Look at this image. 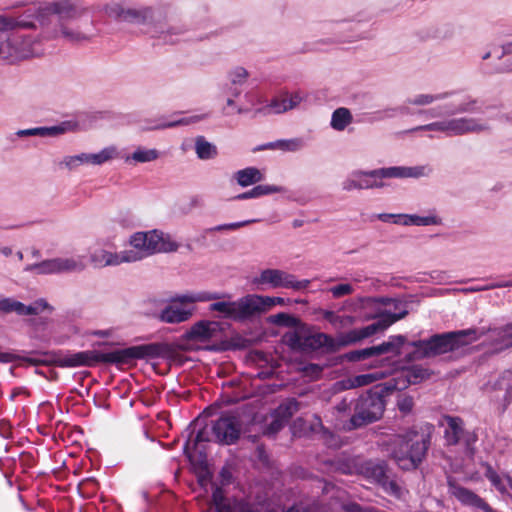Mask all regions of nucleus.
Here are the masks:
<instances>
[{"label":"nucleus","mask_w":512,"mask_h":512,"mask_svg":"<svg viewBox=\"0 0 512 512\" xmlns=\"http://www.w3.org/2000/svg\"><path fill=\"white\" fill-rule=\"evenodd\" d=\"M34 21L0 15V61L13 64L17 61L40 56L44 53L41 40L20 31L33 29Z\"/></svg>","instance_id":"1"},{"label":"nucleus","mask_w":512,"mask_h":512,"mask_svg":"<svg viewBox=\"0 0 512 512\" xmlns=\"http://www.w3.org/2000/svg\"><path fill=\"white\" fill-rule=\"evenodd\" d=\"M486 333L484 328H469L464 330L436 333L426 339L411 341L413 350L405 355L407 362L436 357L453 352L479 340Z\"/></svg>","instance_id":"2"},{"label":"nucleus","mask_w":512,"mask_h":512,"mask_svg":"<svg viewBox=\"0 0 512 512\" xmlns=\"http://www.w3.org/2000/svg\"><path fill=\"white\" fill-rule=\"evenodd\" d=\"M394 391L395 386H388L385 382L361 394L355 402L353 415L343 424V429L351 432L379 421L385 411V397Z\"/></svg>","instance_id":"3"},{"label":"nucleus","mask_w":512,"mask_h":512,"mask_svg":"<svg viewBox=\"0 0 512 512\" xmlns=\"http://www.w3.org/2000/svg\"><path fill=\"white\" fill-rule=\"evenodd\" d=\"M431 445V434L426 431L408 430L396 436L391 446L390 456L403 471H413L420 467Z\"/></svg>","instance_id":"4"},{"label":"nucleus","mask_w":512,"mask_h":512,"mask_svg":"<svg viewBox=\"0 0 512 512\" xmlns=\"http://www.w3.org/2000/svg\"><path fill=\"white\" fill-rule=\"evenodd\" d=\"M266 321L269 324L291 328V330L283 334L282 342L291 351L303 353L311 357L318 332L314 326L286 312L270 315L266 318Z\"/></svg>","instance_id":"5"},{"label":"nucleus","mask_w":512,"mask_h":512,"mask_svg":"<svg viewBox=\"0 0 512 512\" xmlns=\"http://www.w3.org/2000/svg\"><path fill=\"white\" fill-rule=\"evenodd\" d=\"M106 13L117 21L147 27L148 31L158 39L167 26L168 13L163 6L126 8L120 4H112L106 7Z\"/></svg>","instance_id":"6"},{"label":"nucleus","mask_w":512,"mask_h":512,"mask_svg":"<svg viewBox=\"0 0 512 512\" xmlns=\"http://www.w3.org/2000/svg\"><path fill=\"white\" fill-rule=\"evenodd\" d=\"M43 358L26 357L24 360L31 365H48L55 364L59 367H91L96 363L114 364L111 360L113 357V350L109 352H102L98 350L81 351L65 356L55 358L48 353H44Z\"/></svg>","instance_id":"7"},{"label":"nucleus","mask_w":512,"mask_h":512,"mask_svg":"<svg viewBox=\"0 0 512 512\" xmlns=\"http://www.w3.org/2000/svg\"><path fill=\"white\" fill-rule=\"evenodd\" d=\"M176 354L175 349L167 343L153 342L135 346H129L123 349L113 350L111 360L116 365L129 364L134 360H149L156 358L171 359Z\"/></svg>","instance_id":"8"},{"label":"nucleus","mask_w":512,"mask_h":512,"mask_svg":"<svg viewBox=\"0 0 512 512\" xmlns=\"http://www.w3.org/2000/svg\"><path fill=\"white\" fill-rule=\"evenodd\" d=\"M499 107L500 105L496 103L490 104L484 100L466 96L459 104L447 103L430 109L419 110L417 114L427 118H442L464 113L484 114L486 112L498 111Z\"/></svg>","instance_id":"9"},{"label":"nucleus","mask_w":512,"mask_h":512,"mask_svg":"<svg viewBox=\"0 0 512 512\" xmlns=\"http://www.w3.org/2000/svg\"><path fill=\"white\" fill-rule=\"evenodd\" d=\"M364 339L360 328L340 332L336 336L318 331L311 357L318 359L321 356L336 354L346 347L362 342Z\"/></svg>","instance_id":"10"},{"label":"nucleus","mask_w":512,"mask_h":512,"mask_svg":"<svg viewBox=\"0 0 512 512\" xmlns=\"http://www.w3.org/2000/svg\"><path fill=\"white\" fill-rule=\"evenodd\" d=\"M367 478L372 479L382 490L391 497L401 499L403 489L393 469L384 460L368 461L363 465Z\"/></svg>","instance_id":"11"},{"label":"nucleus","mask_w":512,"mask_h":512,"mask_svg":"<svg viewBox=\"0 0 512 512\" xmlns=\"http://www.w3.org/2000/svg\"><path fill=\"white\" fill-rule=\"evenodd\" d=\"M86 11L87 8L82 6L78 1L57 0L49 3L43 8L37 9L35 19L41 26H44L49 23V16L56 15L58 17L59 24H61L65 23V21L80 18L86 13Z\"/></svg>","instance_id":"12"},{"label":"nucleus","mask_w":512,"mask_h":512,"mask_svg":"<svg viewBox=\"0 0 512 512\" xmlns=\"http://www.w3.org/2000/svg\"><path fill=\"white\" fill-rule=\"evenodd\" d=\"M198 423L199 420L196 419L188 426L187 430L189 431V437L183 446V451L193 465H197L201 469L207 470V452L205 446H203L202 443L211 441L214 442V437L211 434V425L209 426L208 424H205L203 427L199 428L195 435L192 448L197 453V455H193L190 451L191 437L194 434L195 426L198 425Z\"/></svg>","instance_id":"13"},{"label":"nucleus","mask_w":512,"mask_h":512,"mask_svg":"<svg viewBox=\"0 0 512 512\" xmlns=\"http://www.w3.org/2000/svg\"><path fill=\"white\" fill-rule=\"evenodd\" d=\"M241 421L238 416L225 412L218 419L211 420V434L214 442L229 446L236 444L241 436Z\"/></svg>","instance_id":"14"},{"label":"nucleus","mask_w":512,"mask_h":512,"mask_svg":"<svg viewBox=\"0 0 512 512\" xmlns=\"http://www.w3.org/2000/svg\"><path fill=\"white\" fill-rule=\"evenodd\" d=\"M225 326V323L219 321L199 320L186 330L182 335V339L206 343L221 337L226 330Z\"/></svg>","instance_id":"15"},{"label":"nucleus","mask_w":512,"mask_h":512,"mask_svg":"<svg viewBox=\"0 0 512 512\" xmlns=\"http://www.w3.org/2000/svg\"><path fill=\"white\" fill-rule=\"evenodd\" d=\"M211 504L214 512H266L243 499L226 496L224 490L217 485L212 492Z\"/></svg>","instance_id":"16"},{"label":"nucleus","mask_w":512,"mask_h":512,"mask_svg":"<svg viewBox=\"0 0 512 512\" xmlns=\"http://www.w3.org/2000/svg\"><path fill=\"white\" fill-rule=\"evenodd\" d=\"M433 374L432 370L414 364L404 368L399 377L390 379L386 384L392 387L395 386V391H402L408 388L409 385H416L429 379Z\"/></svg>","instance_id":"17"},{"label":"nucleus","mask_w":512,"mask_h":512,"mask_svg":"<svg viewBox=\"0 0 512 512\" xmlns=\"http://www.w3.org/2000/svg\"><path fill=\"white\" fill-rule=\"evenodd\" d=\"M448 135L462 136L469 133H481L490 129V126L476 118L460 117L447 120Z\"/></svg>","instance_id":"18"},{"label":"nucleus","mask_w":512,"mask_h":512,"mask_svg":"<svg viewBox=\"0 0 512 512\" xmlns=\"http://www.w3.org/2000/svg\"><path fill=\"white\" fill-rule=\"evenodd\" d=\"M368 174L379 181L384 178H420L425 176V167L392 166L370 170Z\"/></svg>","instance_id":"19"},{"label":"nucleus","mask_w":512,"mask_h":512,"mask_svg":"<svg viewBox=\"0 0 512 512\" xmlns=\"http://www.w3.org/2000/svg\"><path fill=\"white\" fill-rule=\"evenodd\" d=\"M408 310H402L398 313H391V311L384 310L375 316L370 318L378 317V320L360 328L365 339L375 335L378 332L386 330L389 326L396 323L397 321L405 318L408 315Z\"/></svg>","instance_id":"20"},{"label":"nucleus","mask_w":512,"mask_h":512,"mask_svg":"<svg viewBox=\"0 0 512 512\" xmlns=\"http://www.w3.org/2000/svg\"><path fill=\"white\" fill-rule=\"evenodd\" d=\"M369 171L356 170L351 173V176L342 182V189L344 191H352L354 189H373L382 188L385 186L383 181L372 178Z\"/></svg>","instance_id":"21"},{"label":"nucleus","mask_w":512,"mask_h":512,"mask_svg":"<svg viewBox=\"0 0 512 512\" xmlns=\"http://www.w3.org/2000/svg\"><path fill=\"white\" fill-rule=\"evenodd\" d=\"M192 29L191 24L184 19H168L159 40L165 44H175Z\"/></svg>","instance_id":"22"},{"label":"nucleus","mask_w":512,"mask_h":512,"mask_svg":"<svg viewBox=\"0 0 512 512\" xmlns=\"http://www.w3.org/2000/svg\"><path fill=\"white\" fill-rule=\"evenodd\" d=\"M251 340L235 333L230 338L221 339L219 342L206 345L205 350L210 352H225V351H236L244 350L251 346Z\"/></svg>","instance_id":"23"},{"label":"nucleus","mask_w":512,"mask_h":512,"mask_svg":"<svg viewBox=\"0 0 512 512\" xmlns=\"http://www.w3.org/2000/svg\"><path fill=\"white\" fill-rule=\"evenodd\" d=\"M257 294H248L238 299V322L251 321L262 315Z\"/></svg>","instance_id":"24"},{"label":"nucleus","mask_w":512,"mask_h":512,"mask_svg":"<svg viewBox=\"0 0 512 512\" xmlns=\"http://www.w3.org/2000/svg\"><path fill=\"white\" fill-rule=\"evenodd\" d=\"M486 334L492 333L493 344L496 346L495 351L500 352L512 348V322L502 327H483Z\"/></svg>","instance_id":"25"},{"label":"nucleus","mask_w":512,"mask_h":512,"mask_svg":"<svg viewBox=\"0 0 512 512\" xmlns=\"http://www.w3.org/2000/svg\"><path fill=\"white\" fill-rule=\"evenodd\" d=\"M192 315L193 309L168 304L160 311L158 319L164 323L177 324L189 320Z\"/></svg>","instance_id":"26"},{"label":"nucleus","mask_w":512,"mask_h":512,"mask_svg":"<svg viewBox=\"0 0 512 512\" xmlns=\"http://www.w3.org/2000/svg\"><path fill=\"white\" fill-rule=\"evenodd\" d=\"M373 357H377L374 345L363 349L352 350L341 355H338L332 359L330 366L341 365L344 362H361Z\"/></svg>","instance_id":"27"},{"label":"nucleus","mask_w":512,"mask_h":512,"mask_svg":"<svg viewBox=\"0 0 512 512\" xmlns=\"http://www.w3.org/2000/svg\"><path fill=\"white\" fill-rule=\"evenodd\" d=\"M404 335H391L387 341L382 342L379 345H374L377 357L383 354L391 353L395 357H399L402 354V347L409 345Z\"/></svg>","instance_id":"28"},{"label":"nucleus","mask_w":512,"mask_h":512,"mask_svg":"<svg viewBox=\"0 0 512 512\" xmlns=\"http://www.w3.org/2000/svg\"><path fill=\"white\" fill-rule=\"evenodd\" d=\"M61 35L71 43H81L89 41L95 35L94 22L91 20L88 24L87 30L80 31L79 29L69 28L65 23L59 24Z\"/></svg>","instance_id":"29"},{"label":"nucleus","mask_w":512,"mask_h":512,"mask_svg":"<svg viewBox=\"0 0 512 512\" xmlns=\"http://www.w3.org/2000/svg\"><path fill=\"white\" fill-rule=\"evenodd\" d=\"M233 179L241 187H248L261 182L264 179L263 173L256 167H246L233 174Z\"/></svg>","instance_id":"30"},{"label":"nucleus","mask_w":512,"mask_h":512,"mask_svg":"<svg viewBox=\"0 0 512 512\" xmlns=\"http://www.w3.org/2000/svg\"><path fill=\"white\" fill-rule=\"evenodd\" d=\"M386 372H374L368 374H360L356 375L353 378H349L346 380H342L338 382L342 386L343 389H353L357 387H362L369 385L379 379L386 377Z\"/></svg>","instance_id":"31"},{"label":"nucleus","mask_w":512,"mask_h":512,"mask_svg":"<svg viewBox=\"0 0 512 512\" xmlns=\"http://www.w3.org/2000/svg\"><path fill=\"white\" fill-rule=\"evenodd\" d=\"M281 275L283 271L279 269H265L258 277H255L252 284L256 286L258 290H263V285L269 284L273 288L281 286Z\"/></svg>","instance_id":"32"},{"label":"nucleus","mask_w":512,"mask_h":512,"mask_svg":"<svg viewBox=\"0 0 512 512\" xmlns=\"http://www.w3.org/2000/svg\"><path fill=\"white\" fill-rule=\"evenodd\" d=\"M209 310L218 312L220 318L238 322V300L213 302L209 305Z\"/></svg>","instance_id":"33"},{"label":"nucleus","mask_w":512,"mask_h":512,"mask_svg":"<svg viewBox=\"0 0 512 512\" xmlns=\"http://www.w3.org/2000/svg\"><path fill=\"white\" fill-rule=\"evenodd\" d=\"M395 224H402L405 226H430L441 225L442 219L437 215L419 216L416 214H402V221L395 220Z\"/></svg>","instance_id":"34"},{"label":"nucleus","mask_w":512,"mask_h":512,"mask_svg":"<svg viewBox=\"0 0 512 512\" xmlns=\"http://www.w3.org/2000/svg\"><path fill=\"white\" fill-rule=\"evenodd\" d=\"M55 261L57 274L80 273L86 267L81 257H57L55 258Z\"/></svg>","instance_id":"35"},{"label":"nucleus","mask_w":512,"mask_h":512,"mask_svg":"<svg viewBox=\"0 0 512 512\" xmlns=\"http://www.w3.org/2000/svg\"><path fill=\"white\" fill-rule=\"evenodd\" d=\"M284 188L276 185L260 184L253 187L251 190L240 193L232 198V200H247L252 198H259L261 196L283 192Z\"/></svg>","instance_id":"36"},{"label":"nucleus","mask_w":512,"mask_h":512,"mask_svg":"<svg viewBox=\"0 0 512 512\" xmlns=\"http://www.w3.org/2000/svg\"><path fill=\"white\" fill-rule=\"evenodd\" d=\"M115 152V149L112 147L104 148L99 153L95 154H88V153H81L78 155H75V158H77V162L81 164L89 163L94 165H101L104 162L112 159L113 154Z\"/></svg>","instance_id":"37"},{"label":"nucleus","mask_w":512,"mask_h":512,"mask_svg":"<svg viewBox=\"0 0 512 512\" xmlns=\"http://www.w3.org/2000/svg\"><path fill=\"white\" fill-rule=\"evenodd\" d=\"M195 153L200 160H210L217 157L218 149L216 145L200 135L195 138Z\"/></svg>","instance_id":"38"},{"label":"nucleus","mask_w":512,"mask_h":512,"mask_svg":"<svg viewBox=\"0 0 512 512\" xmlns=\"http://www.w3.org/2000/svg\"><path fill=\"white\" fill-rule=\"evenodd\" d=\"M353 121V116L348 108L339 107L331 116L330 126L336 131H343Z\"/></svg>","instance_id":"39"},{"label":"nucleus","mask_w":512,"mask_h":512,"mask_svg":"<svg viewBox=\"0 0 512 512\" xmlns=\"http://www.w3.org/2000/svg\"><path fill=\"white\" fill-rule=\"evenodd\" d=\"M454 94V91H445L438 94H418L413 98H408L406 103L416 106H426L435 101L447 99Z\"/></svg>","instance_id":"40"},{"label":"nucleus","mask_w":512,"mask_h":512,"mask_svg":"<svg viewBox=\"0 0 512 512\" xmlns=\"http://www.w3.org/2000/svg\"><path fill=\"white\" fill-rule=\"evenodd\" d=\"M299 407L300 403L295 398H290L286 402L281 403L273 413L288 423L293 415L299 410Z\"/></svg>","instance_id":"41"},{"label":"nucleus","mask_w":512,"mask_h":512,"mask_svg":"<svg viewBox=\"0 0 512 512\" xmlns=\"http://www.w3.org/2000/svg\"><path fill=\"white\" fill-rule=\"evenodd\" d=\"M25 271L34 272L39 275L57 274L55 258L27 265Z\"/></svg>","instance_id":"42"},{"label":"nucleus","mask_w":512,"mask_h":512,"mask_svg":"<svg viewBox=\"0 0 512 512\" xmlns=\"http://www.w3.org/2000/svg\"><path fill=\"white\" fill-rule=\"evenodd\" d=\"M146 254L152 255L159 252V243L162 240L163 232L157 229L146 232Z\"/></svg>","instance_id":"43"},{"label":"nucleus","mask_w":512,"mask_h":512,"mask_svg":"<svg viewBox=\"0 0 512 512\" xmlns=\"http://www.w3.org/2000/svg\"><path fill=\"white\" fill-rule=\"evenodd\" d=\"M249 72L244 68L237 66L227 73V79L229 84L234 86H242L248 79Z\"/></svg>","instance_id":"44"},{"label":"nucleus","mask_w":512,"mask_h":512,"mask_svg":"<svg viewBox=\"0 0 512 512\" xmlns=\"http://www.w3.org/2000/svg\"><path fill=\"white\" fill-rule=\"evenodd\" d=\"M20 309H23L22 302L11 298L5 297L0 299V314L16 313L20 316Z\"/></svg>","instance_id":"45"},{"label":"nucleus","mask_w":512,"mask_h":512,"mask_svg":"<svg viewBox=\"0 0 512 512\" xmlns=\"http://www.w3.org/2000/svg\"><path fill=\"white\" fill-rule=\"evenodd\" d=\"M158 157H159V151L156 149L138 148L131 155V159H133L136 162H140V163L150 162V161L156 160Z\"/></svg>","instance_id":"46"},{"label":"nucleus","mask_w":512,"mask_h":512,"mask_svg":"<svg viewBox=\"0 0 512 512\" xmlns=\"http://www.w3.org/2000/svg\"><path fill=\"white\" fill-rule=\"evenodd\" d=\"M278 149L285 152H296L301 150L305 143L302 138L279 139L277 140Z\"/></svg>","instance_id":"47"},{"label":"nucleus","mask_w":512,"mask_h":512,"mask_svg":"<svg viewBox=\"0 0 512 512\" xmlns=\"http://www.w3.org/2000/svg\"><path fill=\"white\" fill-rule=\"evenodd\" d=\"M483 466L485 467V472H484L485 477L499 491H504L505 487L502 484V480H501L500 476L497 474V472L493 469V467L488 463H485Z\"/></svg>","instance_id":"48"},{"label":"nucleus","mask_w":512,"mask_h":512,"mask_svg":"<svg viewBox=\"0 0 512 512\" xmlns=\"http://www.w3.org/2000/svg\"><path fill=\"white\" fill-rule=\"evenodd\" d=\"M201 119L200 116H191V117H185L181 118L175 121L165 122L157 125L155 129H166V128H173L177 126H184L189 125L191 123H195Z\"/></svg>","instance_id":"49"},{"label":"nucleus","mask_w":512,"mask_h":512,"mask_svg":"<svg viewBox=\"0 0 512 512\" xmlns=\"http://www.w3.org/2000/svg\"><path fill=\"white\" fill-rule=\"evenodd\" d=\"M272 421L265 427L264 434L267 436H274L280 432L287 424L284 420L277 417L274 413L272 414Z\"/></svg>","instance_id":"50"},{"label":"nucleus","mask_w":512,"mask_h":512,"mask_svg":"<svg viewBox=\"0 0 512 512\" xmlns=\"http://www.w3.org/2000/svg\"><path fill=\"white\" fill-rule=\"evenodd\" d=\"M507 58V63L499 68L500 71L512 70V37L502 45V54Z\"/></svg>","instance_id":"51"},{"label":"nucleus","mask_w":512,"mask_h":512,"mask_svg":"<svg viewBox=\"0 0 512 512\" xmlns=\"http://www.w3.org/2000/svg\"><path fill=\"white\" fill-rule=\"evenodd\" d=\"M445 420L447 422L448 427L451 429L452 433L458 435H464L465 431L463 429V420L458 416H445Z\"/></svg>","instance_id":"52"},{"label":"nucleus","mask_w":512,"mask_h":512,"mask_svg":"<svg viewBox=\"0 0 512 512\" xmlns=\"http://www.w3.org/2000/svg\"><path fill=\"white\" fill-rule=\"evenodd\" d=\"M447 120L432 122L429 124L421 125L416 127L415 131H438L444 132L448 135Z\"/></svg>","instance_id":"53"},{"label":"nucleus","mask_w":512,"mask_h":512,"mask_svg":"<svg viewBox=\"0 0 512 512\" xmlns=\"http://www.w3.org/2000/svg\"><path fill=\"white\" fill-rule=\"evenodd\" d=\"M159 252H175L177 251L179 245L175 242L169 234L163 233L162 240L159 243Z\"/></svg>","instance_id":"54"},{"label":"nucleus","mask_w":512,"mask_h":512,"mask_svg":"<svg viewBox=\"0 0 512 512\" xmlns=\"http://www.w3.org/2000/svg\"><path fill=\"white\" fill-rule=\"evenodd\" d=\"M146 232H136L130 237V244L135 249L146 253Z\"/></svg>","instance_id":"55"},{"label":"nucleus","mask_w":512,"mask_h":512,"mask_svg":"<svg viewBox=\"0 0 512 512\" xmlns=\"http://www.w3.org/2000/svg\"><path fill=\"white\" fill-rule=\"evenodd\" d=\"M40 137H55L66 131L65 124L51 127H39Z\"/></svg>","instance_id":"56"},{"label":"nucleus","mask_w":512,"mask_h":512,"mask_svg":"<svg viewBox=\"0 0 512 512\" xmlns=\"http://www.w3.org/2000/svg\"><path fill=\"white\" fill-rule=\"evenodd\" d=\"M414 406V399L410 395H403L397 400V407L400 412L408 414L412 411Z\"/></svg>","instance_id":"57"},{"label":"nucleus","mask_w":512,"mask_h":512,"mask_svg":"<svg viewBox=\"0 0 512 512\" xmlns=\"http://www.w3.org/2000/svg\"><path fill=\"white\" fill-rule=\"evenodd\" d=\"M360 306L364 307L366 305L381 303L383 305L393 304L395 299L389 297H361L358 299Z\"/></svg>","instance_id":"58"},{"label":"nucleus","mask_w":512,"mask_h":512,"mask_svg":"<svg viewBox=\"0 0 512 512\" xmlns=\"http://www.w3.org/2000/svg\"><path fill=\"white\" fill-rule=\"evenodd\" d=\"M324 367L325 366H321L320 364H317V363H308L306 365H304L301 369V371L307 375V376H311L313 378H319L324 370Z\"/></svg>","instance_id":"59"},{"label":"nucleus","mask_w":512,"mask_h":512,"mask_svg":"<svg viewBox=\"0 0 512 512\" xmlns=\"http://www.w3.org/2000/svg\"><path fill=\"white\" fill-rule=\"evenodd\" d=\"M330 291L334 298H340L342 296L352 293L353 287L351 284L343 283L332 287Z\"/></svg>","instance_id":"60"},{"label":"nucleus","mask_w":512,"mask_h":512,"mask_svg":"<svg viewBox=\"0 0 512 512\" xmlns=\"http://www.w3.org/2000/svg\"><path fill=\"white\" fill-rule=\"evenodd\" d=\"M455 29L451 24H443L437 28L435 37L439 39H448L454 35Z\"/></svg>","instance_id":"61"},{"label":"nucleus","mask_w":512,"mask_h":512,"mask_svg":"<svg viewBox=\"0 0 512 512\" xmlns=\"http://www.w3.org/2000/svg\"><path fill=\"white\" fill-rule=\"evenodd\" d=\"M256 299H257V302L259 303L262 314L266 313L273 306H275L274 305V297L257 294Z\"/></svg>","instance_id":"62"},{"label":"nucleus","mask_w":512,"mask_h":512,"mask_svg":"<svg viewBox=\"0 0 512 512\" xmlns=\"http://www.w3.org/2000/svg\"><path fill=\"white\" fill-rule=\"evenodd\" d=\"M282 100L285 102L286 111H288L296 108L301 103L303 98L298 93H294L289 97L282 98Z\"/></svg>","instance_id":"63"},{"label":"nucleus","mask_w":512,"mask_h":512,"mask_svg":"<svg viewBox=\"0 0 512 512\" xmlns=\"http://www.w3.org/2000/svg\"><path fill=\"white\" fill-rule=\"evenodd\" d=\"M267 107L273 109L277 114L286 112L285 102L279 97H274Z\"/></svg>","instance_id":"64"}]
</instances>
